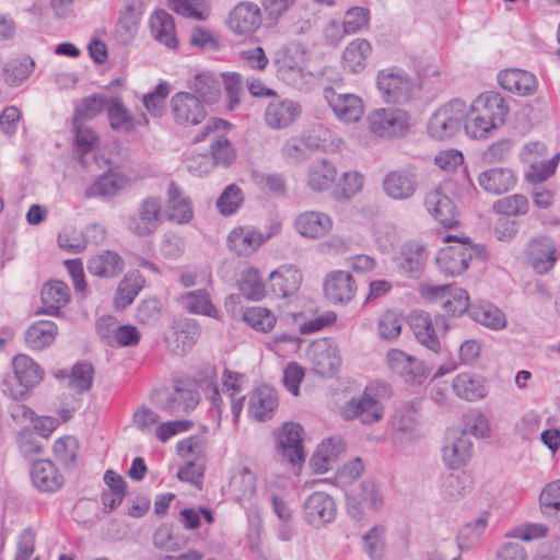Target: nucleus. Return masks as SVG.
I'll list each match as a JSON object with an SVG mask.
<instances>
[{"label": "nucleus", "mask_w": 560, "mask_h": 560, "mask_svg": "<svg viewBox=\"0 0 560 560\" xmlns=\"http://www.w3.org/2000/svg\"><path fill=\"white\" fill-rule=\"evenodd\" d=\"M509 106L498 92L480 94L467 108V120L464 125L466 135L474 139L485 138L488 133L504 124Z\"/></svg>", "instance_id": "obj_1"}, {"label": "nucleus", "mask_w": 560, "mask_h": 560, "mask_svg": "<svg viewBox=\"0 0 560 560\" xmlns=\"http://www.w3.org/2000/svg\"><path fill=\"white\" fill-rule=\"evenodd\" d=\"M392 396V388L384 382L370 383L359 398L349 400L342 408L346 419H359L362 423L372 424L383 417L381 401Z\"/></svg>", "instance_id": "obj_2"}, {"label": "nucleus", "mask_w": 560, "mask_h": 560, "mask_svg": "<svg viewBox=\"0 0 560 560\" xmlns=\"http://www.w3.org/2000/svg\"><path fill=\"white\" fill-rule=\"evenodd\" d=\"M152 401L156 408L168 416H184L198 406L200 395L192 383L176 380L172 389L154 392Z\"/></svg>", "instance_id": "obj_3"}, {"label": "nucleus", "mask_w": 560, "mask_h": 560, "mask_svg": "<svg viewBox=\"0 0 560 560\" xmlns=\"http://www.w3.org/2000/svg\"><path fill=\"white\" fill-rule=\"evenodd\" d=\"M467 120V105L454 98L438 108L428 121V132L436 140H446L457 135Z\"/></svg>", "instance_id": "obj_4"}, {"label": "nucleus", "mask_w": 560, "mask_h": 560, "mask_svg": "<svg viewBox=\"0 0 560 560\" xmlns=\"http://www.w3.org/2000/svg\"><path fill=\"white\" fill-rule=\"evenodd\" d=\"M483 252L482 246L472 244L468 237L456 240L452 245L440 249L435 261L443 275L455 277L464 273L470 261L481 256Z\"/></svg>", "instance_id": "obj_5"}, {"label": "nucleus", "mask_w": 560, "mask_h": 560, "mask_svg": "<svg viewBox=\"0 0 560 560\" xmlns=\"http://www.w3.org/2000/svg\"><path fill=\"white\" fill-rule=\"evenodd\" d=\"M376 84L383 100L394 104L408 102L415 89L413 80L399 68H388L380 71Z\"/></svg>", "instance_id": "obj_6"}, {"label": "nucleus", "mask_w": 560, "mask_h": 560, "mask_svg": "<svg viewBox=\"0 0 560 560\" xmlns=\"http://www.w3.org/2000/svg\"><path fill=\"white\" fill-rule=\"evenodd\" d=\"M162 199L158 196L143 198L133 214L127 220L129 232L139 237H148L154 234L161 223Z\"/></svg>", "instance_id": "obj_7"}, {"label": "nucleus", "mask_w": 560, "mask_h": 560, "mask_svg": "<svg viewBox=\"0 0 560 560\" xmlns=\"http://www.w3.org/2000/svg\"><path fill=\"white\" fill-rule=\"evenodd\" d=\"M371 132L382 138L402 136L408 129V115L398 108H377L368 116Z\"/></svg>", "instance_id": "obj_8"}, {"label": "nucleus", "mask_w": 560, "mask_h": 560, "mask_svg": "<svg viewBox=\"0 0 560 560\" xmlns=\"http://www.w3.org/2000/svg\"><path fill=\"white\" fill-rule=\"evenodd\" d=\"M313 371L320 376H332L341 365V357L337 345L323 338L313 341L307 350Z\"/></svg>", "instance_id": "obj_9"}, {"label": "nucleus", "mask_w": 560, "mask_h": 560, "mask_svg": "<svg viewBox=\"0 0 560 560\" xmlns=\"http://www.w3.org/2000/svg\"><path fill=\"white\" fill-rule=\"evenodd\" d=\"M174 121L184 127L199 125L207 116L202 102L192 93L177 92L171 98Z\"/></svg>", "instance_id": "obj_10"}, {"label": "nucleus", "mask_w": 560, "mask_h": 560, "mask_svg": "<svg viewBox=\"0 0 560 560\" xmlns=\"http://www.w3.org/2000/svg\"><path fill=\"white\" fill-rule=\"evenodd\" d=\"M305 521L315 528L324 527L336 520L337 505L334 498L323 491L311 493L304 501Z\"/></svg>", "instance_id": "obj_11"}, {"label": "nucleus", "mask_w": 560, "mask_h": 560, "mask_svg": "<svg viewBox=\"0 0 560 560\" xmlns=\"http://www.w3.org/2000/svg\"><path fill=\"white\" fill-rule=\"evenodd\" d=\"M411 327L417 340L435 353L441 350V342L436 336L435 329L443 328L446 331L450 328L443 315L435 316L433 322L430 315L423 311L415 312L411 315Z\"/></svg>", "instance_id": "obj_12"}, {"label": "nucleus", "mask_w": 560, "mask_h": 560, "mask_svg": "<svg viewBox=\"0 0 560 560\" xmlns=\"http://www.w3.org/2000/svg\"><path fill=\"white\" fill-rule=\"evenodd\" d=\"M471 454L472 442L466 431L448 430L442 450L445 465L451 469H459L467 464Z\"/></svg>", "instance_id": "obj_13"}, {"label": "nucleus", "mask_w": 560, "mask_h": 560, "mask_svg": "<svg viewBox=\"0 0 560 560\" xmlns=\"http://www.w3.org/2000/svg\"><path fill=\"white\" fill-rule=\"evenodd\" d=\"M384 194L397 201L410 199L419 187L417 174L409 168L388 172L382 182Z\"/></svg>", "instance_id": "obj_14"}, {"label": "nucleus", "mask_w": 560, "mask_h": 560, "mask_svg": "<svg viewBox=\"0 0 560 560\" xmlns=\"http://www.w3.org/2000/svg\"><path fill=\"white\" fill-rule=\"evenodd\" d=\"M387 365L406 383L421 384L427 378V370L422 361L399 349H390L386 355Z\"/></svg>", "instance_id": "obj_15"}, {"label": "nucleus", "mask_w": 560, "mask_h": 560, "mask_svg": "<svg viewBox=\"0 0 560 560\" xmlns=\"http://www.w3.org/2000/svg\"><path fill=\"white\" fill-rule=\"evenodd\" d=\"M262 22L261 10L255 2L242 1L229 14L228 25L238 35H250Z\"/></svg>", "instance_id": "obj_16"}, {"label": "nucleus", "mask_w": 560, "mask_h": 560, "mask_svg": "<svg viewBox=\"0 0 560 560\" xmlns=\"http://www.w3.org/2000/svg\"><path fill=\"white\" fill-rule=\"evenodd\" d=\"M558 259L555 241L546 235L533 238L527 247V260L538 275L550 271Z\"/></svg>", "instance_id": "obj_17"}, {"label": "nucleus", "mask_w": 560, "mask_h": 560, "mask_svg": "<svg viewBox=\"0 0 560 560\" xmlns=\"http://www.w3.org/2000/svg\"><path fill=\"white\" fill-rule=\"evenodd\" d=\"M424 206L427 211L443 226L451 229L457 225V207L441 188H435L425 195Z\"/></svg>", "instance_id": "obj_18"}, {"label": "nucleus", "mask_w": 560, "mask_h": 560, "mask_svg": "<svg viewBox=\"0 0 560 560\" xmlns=\"http://www.w3.org/2000/svg\"><path fill=\"white\" fill-rule=\"evenodd\" d=\"M303 428L299 423H285L278 438L279 452L292 466L305 460L302 440Z\"/></svg>", "instance_id": "obj_19"}, {"label": "nucleus", "mask_w": 560, "mask_h": 560, "mask_svg": "<svg viewBox=\"0 0 560 560\" xmlns=\"http://www.w3.org/2000/svg\"><path fill=\"white\" fill-rule=\"evenodd\" d=\"M324 292L330 302L346 304L353 299L357 292V284L351 273L336 270L326 276Z\"/></svg>", "instance_id": "obj_20"}, {"label": "nucleus", "mask_w": 560, "mask_h": 560, "mask_svg": "<svg viewBox=\"0 0 560 560\" xmlns=\"http://www.w3.org/2000/svg\"><path fill=\"white\" fill-rule=\"evenodd\" d=\"M294 228L301 236L317 240L331 231L332 220L320 211H305L295 218Z\"/></svg>", "instance_id": "obj_21"}, {"label": "nucleus", "mask_w": 560, "mask_h": 560, "mask_svg": "<svg viewBox=\"0 0 560 560\" xmlns=\"http://www.w3.org/2000/svg\"><path fill=\"white\" fill-rule=\"evenodd\" d=\"M86 269L92 276L113 279L124 271L125 260L117 252L104 249L89 258Z\"/></svg>", "instance_id": "obj_22"}, {"label": "nucleus", "mask_w": 560, "mask_h": 560, "mask_svg": "<svg viewBox=\"0 0 560 560\" xmlns=\"http://www.w3.org/2000/svg\"><path fill=\"white\" fill-rule=\"evenodd\" d=\"M273 63L279 75L301 73L305 63V48L299 42H290L281 46L273 57Z\"/></svg>", "instance_id": "obj_23"}, {"label": "nucleus", "mask_w": 560, "mask_h": 560, "mask_svg": "<svg viewBox=\"0 0 560 560\" xmlns=\"http://www.w3.org/2000/svg\"><path fill=\"white\" fill-rule=\"evenodd\" d=\"M432 298H441L442 307L447 315L460 316L470 310L469 295L462 288H450L448 285H436L429 289Z\"/></svg>", "instance_id": "obj_24"}, {"label": "nucleus", "mask_w": 560, "mask_h": 560, "mask_svg": "<svg viewBox=\"0 0 560 560\" xmlns=\"http://www.w3.org/2000/svg\"><path fill=\"white\" fill-rule=\"evenodd\" d=\"M33 486L40 492L52 493L63 485V477L49 459H40L33 463L31 468Z\"/></svg>", "instance_id": "obj_25"}, {"label": "nucleus", "mask_w": 560, "mask_h": 560, "mask_svg": "<svg viewBox=\"0 0 560 560\" xmlns=\"http://www.w3.org/2000/svg\"><path fill=\"white\" fill-rule=\"evenodd\" d=\"M167 219L177 224H187L194 218L192 202L183 189L171 182L167 188Z\"/></svg>", "instance_id": "obj_26"}, {"label": "nucleus", "mask_w": 560, "mask_h": 560, "mask_svg": "<svg viewBox=\"0 0 560 560\" xmlns=\"http://www.w3.org/2000/svg\"><path fill=\"white\" fill-rule=\"evenodd\" d=\"M302 282L300 270L293 266H281L269 276V288L277 298L295 294Z\"/></svg>", "instance_id": "obj_27"}, {"label": "nucleus", "mask_w": 560, "mask_h": 560, "mask_svg": "<svg viewBox=\"0 0 560 560\" xmlns=\"http://www.w3.org/2000/svg\"><path fill=\"white\" fill-rule=\"evenodd\" d=\"M500 86L521 96L532 95L537 90L536 77L521 69H505L498 74Z\"/></svg>", "instance_id": "obj_28"}, {"label": "nucleus", "mask_w": 560, "mask_h": 560, "mask_svg": "<svg viewBox=\"0 0 560 560\" xmlns=\"http://www.w3.org/2000/svg\"><path fill=\"white\" fill-rule=\"evenodd\" d=\"M326 100L335 115L345 122H355L363 116V102L354 94L330 92L326 95Z\"/></svg>", "instance_id": "obj_29"}, {"label": "nucleus", "mask_w": 560, "mask_h": 560, "mask_svg": "<svg viewBox=\"0 0 560 560\" xmlns=\"http://www.w3.org/2000/svg\"><path fill=\"white\" fill-rule=\"evenodd\" d=\"M279 404L277 392L273 387L261 385L250 395L248 413L258 421L271 418Z\"/></svg>", "instance_id": "obj_30"}, {"label": "nucleus", "mask_w": 560, "mask_h": 560, "mask_svg": "<svg viewBox=\"0 0 560 560\" xmlns=\"http://www.w3.org/2000/svg\"><path fill=\"white\" fill-rule=\"evenodd\" d=\"M478 183L486 192L502 195L516 185V176L510 168L493 167L481 172L478 176Z\"/></svg>", "instance_id": "obj_31"}, {"label": "nucleus", "mask_w": 560, "mask_h": 560, "mask_svg": "<svg viewBox=\"0 0 560 560\" xmlns=\"http://www.w3.org/2000/svg\"><path fill=\"white\" fill-rule=\"evenodd\" d=\"M452 388L458 398L467 401L482 399L487 395L483 377L470 372L456 375L453 380Z\"/></svg>", "instance_id": "obj_32"}, {"label": "nucleus", "mask_w": 560, "mask_h": 560, "mask_svg": "<svg viewBox=\"0 0 560 560\" xmlns=\"http://www.w3.org/2000/svg\"><path fill=\"white\" fill-rule=\"evenodd\" d=\"M150 30L153 38L170 49H176V37L173 16L165 10H156L150 18Z\"/></svg>", "instance_id": "obj_33"}, {"label": "nucleus", "mask_w": 560, "mask_h": 560, "mask_svg": "<svg viewBox=\"0 0 560 560\" xmlns=\"http://www.w3.org/2000/svg\"><path fill=\"white\" fill-rule=\"evenodd\" d=\"M300 115V107L290 100L272 102L265 113L266 124L273 129L288 127Z\"/></svg>", "instance_id": "obj_34"}, {"label": "nucleus", "mask_w": 560, "mask_h": 560, "mask_svg": "<svg viewBox=\"0 0 560 560\" xmlns=\"http://www.w3.org/2000/svg\"><path fill=\"white\" fill-rule=\"evenodd\" d=\"M144 283V277L138 270L126 273L115 292L114 302L116 308L124 310L129 306L143 289Z\"/></svg>", "instance_id": "obj_35"}, {"label": "nucleus", "mask_w": 560, "mask_h": 560, "mask_svg": "<svg viewBox=\"0 0 560 560\" xmlns=\"http://www.w3.org/2000/svg\"><path fill=\"white\" fill-rule=\"evenodd\" d=\"M262 235L248 228L234 229L228 237L230 249L238 256L250 255L262 244Z\"/></svg>", "instance_id": "obj_36"}, {"label": "nucleus", "mask_w": 560, "mask_h": 560, "mask_svg": "<svg viewBox=\"0 0 560 560\" xmlns=\"http://www.w3.org/2000/svg\"><path fill=\"white\" fill-rule=\"evenodd\" d=\"M12 368L19 384L25 388H32L43 380L44 371L26 354L15 355Z\"/></svg>", "instance_id": "obj_37"}, {"label": "nucleus", "mask_w": 560, "mask_h": 560, "mask_svg": "<svg viewBox=\"0 0 560 560\" xmlns=\"http://www.w3.org/2000/svg\"><path fill=\"white\" fill-rule=\"evenodd\" d=\"M58 334L57 325L51 320H39L31 325L25 331V342L33 350L49 347Z\"/></svg>", "instance_id": "obj_38"}, {"label": "nucleus", "mask_w": 560, "mask_h": 560, "mask_svg": "<svg viewBox=\"0 0 560 560\" xmlns=\"http://www.w3.org/2000/svg\"><path fill=\"white\" fill-rule=\"evenodd\" d=\"M180 305L190 314L219 317V311L212 304L209 293L205 289L187 292L178 299Z\"/></svg>", "instance_id": "obj_39"}, {"label": "nucleus", "mask_w": 560, "mask_h": 560, "mask_svg": "<svg viewBox=\"0 0 560 560\" xmlns=\"http://www.w3.org/2000/svg\"><path fill=\"white\" fill-rule=\"evenodd\" d=\"M42 302L47 314H56L70 299L68 285L59 280L47 282L42 289Z\"/></svg>", "instance_id": "obj_40"}, {"label": "nucleus", "mask_w": 560, "mask_h": 560, "mask_svg": "<svg viewBox=\"0 0 560 560\" xmlns=\"http://www.w3.org/2000/svg\"><path fill=\"white\" fill-rule=\"evenodd\" d=\"M337 170L327 160H318L311 164L307 176V184L312 190L323 191L328 189L335 182Z\"/></svg>", "instance_id": "obj_41"}, {"label": "nucleus", "mask_w": 560, "mask_h": 560, "mask_svg": "<svg viewBox=\"0 0 560 560\" xmlns=\"http://www.w3.org/2000/svg\"><path fill=\"white\" fill-rule=\"evenodd\" d=\"M371 50V45L366 39H353L348 44L342 55L345 68H348L353 73L362 71Z\"/></svg>", "instance_id": "obj_42"}, {"label": "nucleus", "mask_w": 560, "mask_h": 560, "mask_svg": "<svg viewBox=\"0 0 560 560\" xmlns=\"http://www.w3.org/2000/svg\"><path fill=\"white\" fill-rule=\"evenodd\" d=\"M469 315L475 322L494 330L502 329L506 325L502 311L491 303L472 304Z\"/></svg>", "instance_id": "obj_43"}, {"label": "nucleus", "mask_w": 560, "mask_h": 560, "mask_svg": "<svg viewBox=\"0 0 560 560\" xmlns=\"http://www.w3.org/2000/svg\"><path fill=\"white\" fill-rule=\"evenodd\" d=\"M110 127L116 131L129 132L135 129V117L125 107L121 100L112 97L106 107Z\"/></svg>", "instance_id": "obj_44"}, {"label": "nucleus", "mask_w": 560, "mask_h": 560, "mask_svg": "<svg viewBox=\"0 0 560 560\" xmlns=\"http://www.w3.org/2000/svg\"><path fill=\"white\" fill-rule=\"evenodd\" d=\"M224 382L223 388L228 393V397L230 399L231 412L233 416V421L236 424L238 422L242 409L244 407L245 395L242 394L240 380L243 377L241 374L236 372H232L229 370L224 371Z\"/></svg>", "instance_id": "obj_45"}, {"label": "nucleus", "mask_w": 560, "mask_h": 560, "mask_svg": "<svg viewBox=\"0 0 560 560\" xmlns=\"http://www.w3.org/2000/svg\"><path fill=\"white\" fill-rule=\"evenodd\" d=\"M428 259V252L424 245L412 243L407 245L401 252L399 267L406 273L418 275Z\"/></svg>", "instance_id": "obj_46"}, {"label": "nucleus", "mask_w": 560, "mask_h": 560, "mask_svg": "<svg viewBox=\"0 0 560 560\" xmlns=\"http://www.w3.org/2000/svg\"><path fill=\"white\" fill-rule=\"evenodd\" d=\"M122 187V179L115 173H106L90 185L84 196L86 198H109L115 196Z\"/></svg>", "instance_id": "obj_47"}, {"label": "nucleus", "mask_w": 560, "mask_h": 560, "mask_svg": "<svg viewBox=\"0 0 560 560\" xmlns=\"http://www.w3.org/2000/svg\"><path fill=\"white\" fill-rule=\"evenodd\" d=\"M238 289L247 300L258 301L265 296V284L255 268L244 270L238 280Z\"/></svg>", "instance_id": "obj_48"}, {"label": "nucleus", "mask_w": 560, "mask_h": 560, "mask_svg": "<svg viewBox=\"0 0 560 560\" xmlns=\"http://www.w3.org/2000/svg\"><path fill=\"white\" fill-rule=\"evenodd\" d=\"M244 203L243 190L235 184L228 185L217 199L215 206L220 214L230 217Z\"/></svg>", "instance_id": "obj_49"}, {"label": "nucleus", "mask_w": 560, "mask_h": 560, "mask_svg": "<svg viewBox=\"0 0 560 560\" xmlns=\"http://www.w3.org/2000/svg\"><path fill=\"white\" fill-rule=\"evenodd\" d=\"M244 322L257 331L267 332L271 330L276 324L275 314L262 306H252L244 311Z\"/></svg>", "instance_id": "obj_50"}, {"label": "nucleus", "mask_w": 560, "mask_h": 560, "mask_svg": "<svg viewBox=\"0 0 560 560\" xmlns=\"http://www.w3.org/2000/svg\"><path fill=\"white\" fill-rule=\"evenodd\" d=\"M152 541L155 548L166 552L178 551L186 545V540L175 535L167 524H162L154 530Z\"/></svg>", "instance_id": "obj_51"}, {"label": "nucleus", "mask_w": 560, "mask_h": 560, "mask_svg": "<svg viewBox=\"0 0 560 560\" xmlns=\"http://www.w3.org/2000/svg\"><path fill=\"white\" fill-rule=\"evenodd\" d=\"M203 102L213 103L220 95V82L210 73L197 74L190 85Z\"/></svg>", "instance_id": "obj_52"}, {"label": "nucleus", "mask_w": 560, "mask_h": 560, "mask_svg": "<svg viewBox=\"0 0 560 560\" xmlns=\"http://www.w3.org/2000/svg\"><path fill=\"white\" fill-rule=\"evenodd\" d=\"M559 160L560 153H557L550 160L542 158L536 163H526L528 166V171L525 173L527 180L533 184L546 180L556 172Z\"/></svg>", "instance_id": "obj_53"}, {"label": "nucleus", "mask_w": 560, "mask_h": 560, "mask_svg": "<svg viewBox=\"0 0 560 560\" xmlns=\"http://www.w3.org/2000/svg\"><path fill=\"white\" fill-rule=\"evenodd\" d=\"M487 527V521L482 517L464 525L457 534V545L462 551L471 549L481 537Z\"/></svg>", "instance_id": "obj_54"}, {"label": "nucleus", "mask_w": 560, "mask_h": 560, "mask_svg": "<svg viewBox=\"0 0 560 560\" xmlns=\"http://www.w3.org/2000/svg\"><path fill=\"white\" fill-rule=\"evenodd\" d=\"M94 369L91 363L79 362L73 365L69 375V386L77 393L88 392L93 384Z\"/></svg>", "instance_id": "obj_55"}, {"label": "nucleus", "mask_w": 560, "mask_h": 560, "mask_svg": "<svg viewBox=\"0 0 560 560\" xmlns=\"http://www.w3.org/2000/svg\"><path fill=\"white\" fill-rule=\"evenodd\" d=\"M529 203L524 195L515 194L497 200L493 210L503 215H523L528 212Z\"/></svg>", "instance_id": "obj_56"}, {"label": "nucleus", "mask_w": 560, "mask_h": 560, "mask_svg": "<svg viewBox=\"0 0 560 560\" xmlns=\"http://www.w3.org/2000/svg\"><path fill=\"white\" fill-rule=\"evenodd\" d=\"M34 70V61L30 57L9 62L4 67V79L9 85L21 84Z\"/></svg>", "instance_id": "obj_57"}, {"label": "nucleus", "mask_w": 560, "mask_h": 560, "mask_svg": "<svg viewBox=\"0 0 560 560\" xmlns=\"http://www.w3.org/2000/svg\"><path fill=\"white\" fill-rule=\"evenodd\" d=\"M138 24L139 21L135 10L129 8L117 21L115 27L116 39L124 45L129 44L138 32Z\"/></svg>", "instance_id": "obj_58"}, {"label": "nucleus", "mask_w": 560, "mask_h": 560, "mask_svg": "<svg viewBox=\"0 0 560 560\" xmlns=\"http://www.w3.org/2000/svg\"><path fill=\"white\" fill-rule=\"evenodd\" d=\"M384 534L385 528L375 525L363 535L364 550L371 560H382L384 558Z\"/></svg>", "instance_id": "obj_59"}, {"label": "nucleus", "mask_w": 560, "mask_h": 560, "mask_svg": "<svg viewBox=\"0 0 560 560\" xmlns=\"http://www.w3.org/2000/svg\"><path fill=\"white\" fill-rule=\"evenodd\" d=\"M107 103L108 100L100 94L85 97L77 106L74 119H92L106 109Z\"/></svg>", "instance_id": "obj_60"}, {"label": "nucleus", "mask_w": 560, "mask_h": 560, "mask_svg": "<svg viewBox=\"0 0 560 560\" xmlns=\"http://www.w3.org/2000/svg\"><path fill=\"white\" fill-rule=\"evenodd\" d=\"M170 93V86L166 82H160L154 91L143 96L145 109L153 116L159 117L163 114L164 103Z\"/></svg>", "instance_id": "obj_61"}, {"label": "nucleus", "mask_w": 560, "mask_h": 560, "mask_svg": "<svg viewBox=\"0 0 560 560\" xmlns=\"http://www.w3.org/2000/svg\"><path fill=\"white\" fill-rule=\"evenodd\" d=\"M378 335L382 339L393 341L401 332V318L393 311H386L377 324Z\"/></svg>", "instance_id": "obj_62"}, {"label": "nucleus", "mask_w": 560, "mask_h": 560, "mask_svg": "<svg viewBox=\"0 0 560 560\" xmlns=\"http://www.w3.org/2000/svg\"><path fill=\"white\" fill-rule=\"evenodd\" d=\"M355 493L360 497L363 504L374 512H380L383 508V494L380 487L371 480L362 482Z\"/></svg>", "instance_id": "obj_63"}, {"label": "nucleus", "mask_w": 560, "mask_h": 560, "mask_svg": "<svg viewBox=\"0 0 560 560\" xmlns=\"http://www.w3.org/2000/svg\"><path fill=\"white\" fill-rule=\"evenodd\" d=\"M210 150L213 162L217 165L228 166L236 158L231 142L224 136H215L211 143Z\"/></svg>", "instance_id": "obj_64"}]
</instances>
